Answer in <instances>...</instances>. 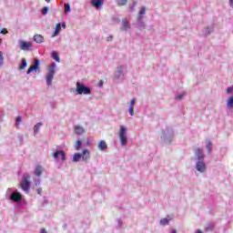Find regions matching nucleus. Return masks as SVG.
Segmentation results:
<instances>
[{
    "mask_svg": "<svg viewBox=\"0 0 233 233\" xmlns=\"http://www.w3.org/2000/svg\"><path fill=\"white\" fill-rule=\"evenodd\" d=\"M161 141L166 145H170L174 141V129L172 127H167L165 129H162L160 136Z\"/></svg>",
    "mask_w": 233,
    "mask_h": 233,
    "instance_id": "nucleus-1",
    "label": "nucleus"
},
{
    "mask_svg": "<svg viewBox=\"0 0 233 233\" xmlns=\"http://www.w3.org/2000/svg\"><path fill=\"white\" fill-rule=\"evenodd\" d=\"M5 198L13 201V203H21L23 201V195L16 189L13 190L10 187L5 192Z\"/></svg>",
    "mask_w": 233,
    "mask_h": 233,
    "instance_id": "nucleus-2",
    "label": "nucleus"
},
{
    "mask_svg": "<svg viewBox=\"0 0 233 233\" xmlns=\"http://www.w3.org/2000/svg\"><path fill=\"white\" fill-rule=\"evenodd\" d=\"M76 94H78V96H81L84 94V96H88L90 94H92V89L86 86H85V84L81 83V82H76Z\"/></svg>",
    "mask_w": 233,
    "mask_h": 233,
    "instance_id": "nucleus-3",
    "label": "nucleus"
},
{
    "mask_svg": "<svg viewBox=\"0 0 233 233\" xmlns=\"http://www.w3.org/2000/svg\"><path fill=\"white\" fill-rule=\"evenodd\" d=\"M125 70V66H119L116 67V70L114 73V81L116 83H119L121 79H125V73H123Z\"/></svg>",
    "mask_w": 233,
    "mask_h": 233,
    "instance_id": "nucleus-4",
    "label": "nucleus"
},
{
    "mask_svg": "<svg viewBox=\"0 0 233 233\" xmlns=\"http://www.w3.org/2000/svg\"><path fill=\"white\" fill-rule=\"evenodd\" d=\"M120 144L122 147H127V143L128 141V137H127V127L121 126L119 131Z\"/></svg>",
    "mask_w": 233,
    "mask_h": 233,
    "instance_id": "nucleus-5",
    "label": "nucleus"
},
{
    "mask_svg": "<svg viewBox=\"0 0 233 233\" xmlns=\"http://www.w3.org/2000/svg\"><path fill=\"white\" fill-rule=\"evenodd\" d=\"M30 176L25 175L22 178V182L20 184V187L24 192H28L30 190Z\"/></svg>",
    "mask_w": 233,
    "mask_h": 233,
    "instance_id": "nucleus-6",
    "label": "nucleus"
},
{
    "mask_svg": "<svg viewBox=\"0 0 233 233\" xmlns=\"http://www.w3.org/2000/svg\"><path fill=\"white\" fill-rule=\"evenodd\" d=\"M194 154H195V159L197 161H205V154L203 153V149L197 147L194 150Z\"/></svg>",
    "mask_w": 233,
    "mask_h": 233,
    "instance_id": "nucleus-7",
    "label": "nucleus"
},
{
    "mask_svg": "<svg viewBox=\"0 0 233 233\" xmlns=\"http://www.w3.org/2000/svg\"><path fill=\"white\" fill-rule=\"evenodd\" d=\"M196 169L198 172H200V174L207 172V164H205V160L197 161Z\"/></svg>",
    "mask_w": 233,
    "mask_h": 233,
    "instance_id": "nucleus-8",
    "label": "nucleus"
},
{
    "mask_svg": "<svg viewBox=\"0 0 233 233\" xmlns=\"http://www.w3.org/2000/svg\"><path fill=\"white\" fill-rule=\"evenodd\" d=\"M59 156L61 157V161H66V154L63 150H56L53 153L54 159H59Z\"/></svg>",
    "mask_w": 233,
    "mask_h": 233,
    "instance_id": "nucleus-9",
    "label": "nucleus"
},
{
    "mask_svg": "<svg viewBox=\"0 0 233 233\" xmlns=\"http://www.w3.org/2000/svg\"><path fill=\"white\" fill-rule=\"evenodd\" d=\"M54 76H56V70H52V69L48 70V73L46 75V85H47V86H50V85H52Z\"/></svg>",
    "mask_w": 233,
    "mask_h": 233,
    "instance_id": "nucleus-10",
    "label": "nucleus"
},
{
    "mask_svg": "<svg viewBox=\"0 0 233 233\" xmlns=\"http://www.w3.org/2000/svg\"><path fill=\"white\" fill-rule=\"evenodd\" d=\"M20 49L24 51H28L30 48H32V43L30 42H25V41H20Z\"/></svg>",
    "mask_w": 233,
    "mask_h": 233,
    "instance_id": "nucleus-11",
    "label": "nucleus"
},
{
    "mask_svg": "<svg viewBox=\"0 0 233 233\" xmlns=\"http://www.w3.org/2000/svg\"><path fill=\"white\" fill-rule=\"evenodd\" d=\"M137 28H138V30H145V28H147V24H145L143 18L137 17Z\"/></svg>",
    "mask_w": 233,
    "mask_h": 233,
    "instance_id": "nucleus-12",
    "label": "nucleus"
},
{
    "mask_svg": "<svg viewBox=\"0 0 233 233\" xmlns=\"http://www.w3.org/2000/svg\"><path fill=\"white\" fill-rule=\"evenodd\" d=\"M120 30L121 32H127V30H130V22H128L127 19H123Z\"/></svg>",
    "mask_w": 233,
    "mask_h": 233,
    "instance_id": "nucleus-13",
    "label": "nucleus"
},
{
    "mask_svg": "<svg viewBox=\"0 0 233 233\" xmlns=\"http://www.w3.org/2000/svg\"><path fill=\"white\" fill-rule=\"evenodd\" d=\"M108 148V146L106 145V142L105 140H100L98 142V150L101 152H105Z\"/></svg>",
    "mask_w": 233,
    "mask_h": 233,
    "instance_id": "nucleus-14",
    "label": "nucleus"
},
{
    "mask_svg": "<svg viewBox=\"0 0 233 233\" xmlns=\"http://www.w3.org/2000/svg\"><path fill=\"white\" fill-rule=\"evenodd\" d=\"M33 40L35 43H38L39 45H41V43H45V37L42 35H35L33 36Z\"/></svg>",
    "mask_w": 233,
    "mask_h": 233,
    "instance_id": "nucleus-15",
    "label": "nucleus"
},
{
    "mask_svg": "<svg viewBox=\"0 0 233 233\" xmlns=\"http://www.w3.org/2000/svg\"><path fill=\"white\" fill-rule=\"evenodd\" d=\"M103 3H105V0H92L91 5L95 6V8H101L103 6Z\"/></svg>",
    "mask_w": 233,
    "mask_h": 233,
    "instance_id": "nucleus-16",
    "label": "nucleus"
},
{
    "mask_svg": "<svg viewBox=\"0 0 233 233\" xmlns=\"http://www.w3.org/2000/svg\"><path fill=\"white\" fill-rule=\"evenodd\" d=\"M81 159L83 161H88V159H90V151H88V149H85L82 154H81Z\"/></svg>",
    "mask_w": 233,
    "mask_h": 233,
    "instance_id": "nucleus-17",
    "label": "nucleus"
},
{
    "mask_svg": "<svg viewBox=\"0 0 233 233\" xmlns=\"http://www.w3.org/2000/svg\"><path fill=\"white\" fill-rule=\"evenodd\" d=\"M35 176H37V177H41V176H43V167H41V166L35 167Z\"/></svg>",
    "mask_w": 233,
    "mask_h": 233,
    "instance_id": "nucleus-18",
    "label": "nucleus"
},
{
    "mask_svg": "<svg viewBox=\"0 0 233 233\" xmlns=\"http://www.w3.org/2000/svg\"><path fill=\"white\" fill-rule=\"evenodd\" d=\"M39 65H40L39 59L35 58L34 64L30 67L35 72V71L39 70Z\"/></svg>",
    "mask_w": 233,
    "mask_h": 233,
    "instance_id": "nucleus-19",
    "label": "nucleus"
},
{
    "mask_svg": "<svg viewBox=\"0 0 233 233\" xmlns=\"http://www.w3.org/2000/svg\"><path fill=\"white\" fill-rule=\"evenodd\" d=\"M51 57H53V59H55L56 63H61V58L59 57V54H57V52L53 51L51 54Z\"/></svg>",
    "mask_w": 233,
    "mask_h": 233,
    "instance_id": "nucleus-20",
    "label": "nucleus"
},
{
    "mask_svg": "<svg viewBox=\"0 0 233 233\" xmlns=\"http://www.w3.org/2000/svg\"><path fill=\"white\" fill-rule=\"evenodd\" d=\"M28 64L26 63L25 58H22L21 63L19 65V70H25V66H27Z\"/></svg>",
    "mask_w": 233,
    "mask_h": 233,
    "instance_id": "nucleus-21",
    "label": "nucleus"
},
{
    "mask_svg": "<svg viewBox=\"0 0 233 233\" xmlns=\"http://www.w3.org/2000/svg\"><path fill=\"white\" fill-rule=\"evenodd\" d=\"M59 32H61V24L60 23L56 24V27L55 29V32H54L52 37H56V35H57L59 34Z\"/></svg>",
    "mask_w": 233,
    "mask_h": 233,
    "instance_id": "nucleus-22",
    "label": "nucleus"
},
{
    "mask_svg": "<svg viewBox=\"0 0 233 233\" xmlns=\"http://www.w3.org/2000/svg\"><path fill=\"white\" fill-rule=\"evenodd\" d=\"M206 148L208 150V154H212V141L208 140Z\"/></svg>",
    "mask_w": 233,
    "mask_h": 233,
    "instance_id": "nucleus-23",
    "label": "nucleus"
},
{
    "mask_svg": "<svg viewBox=\"0 0 233 233\" xmlns=\"http://www.w3.org/2000/svg\"><path fill=\"white\" fill-rule=\"evenodd\" d=\"M145 14H147V7L142 6V7L140 8V11H139V13H138L137 17L143 18V16L145 15Z\"/></svg>",
    "mask_w": 233,
    "mask_h": 233,
    "instance_id": "nucleus-24",
    "label": "nucleus"
},
{
    "mask_svg": "<svg viewBox=\"0 0 233 233\" xmlns=\"http://www.w3.org/2000/svg\"><path fill=\"white\" fill-rule=\"evenodd\" d=\"M212 32H214V27H206L203 30L204 35H208L209 34H212Z\"/></svg>",
    "mask_w": 233,
    "mask_h": 233,
    "instance_id": "nucleus-25",
    "label": "nucleus"
},
{
    "mask_svg": "<svg viewBox=\"0 0 233 233\" xmlns=\"http://www.w3.org/2000/svg\"><path fill=\"white\" fill-rule=\"evenodd\" d=\"M75 132H76V134H78V135L84 134L85 128H83L79 126H76V127H75Z\"/></svg>",
    "mask_w": 233,
    "mask_h": 233,
    "instance_id": "nucleus-26",
    "label": "nucleus"
},
{
    "mask_svg": "<svg viewBox=\"0 0 233 233\" xmlns=\"http://www.w3.org/2000/svg\"><path fill=\"white\" fill-rule=\"evenodd\" d=\"M42 125H43V122H38L36 125H35L34 134H38L39 133V128H41Z\"/></svg>",
    "mask_w": 233,
    "mask_h": 233,
    "instance_id": "nucleus-27",
    "label": "nucleus"
},
{
    "mask_svg": "<svg viewBox=\"0 0 233 233\" xmlns=\"http://www.w3.org/2000/svg\"><path fill=\"white\" fill-rule=\"evenodd\" d=\"M82 157V155L79 153H75L73 157V163H77Z\"/></svg>",
    "mask_w": 233,
    "mask_h": 233,
    "instance_id": "nucleus-28",
    "label": "nucleus"
},
{
    "mask_svg": "<svg viewBox=\"0 0 233 233\" xmlns=\"http://www.w3.org/2000/svg\"><path fill=\"white\" fill-rule=\"evenodd\" d=\"M169 219L168 218H161L160 219V225H162L163 227H165L166 225H168L169 223Z\"/></svg>",
    "mask_w": 233,
    "mask_h": 233,
    "instance_id": "nucleus-29",
    "label": "nucleus"
},
{
    "mask_svg": "<svg viewBox=\"0 0 233 233\" xmlns=\"http://www.w3.org/2000/svg\"><path fill=\"white\" fill-rule=\"evenodd\" d=\"M128 3V0H117L118 6H125Z\"/></svg>",
    "mask_w": 233,
    "mask_h": 233,
    "instance_id": "nucleus-30",
    "label": "nucleus"
},
{
    "mask_svg": "<svg viewBox=\"0 0 233 233\" xmlns=\"http://www.w3.org/2000/svg\"><path fill=\"white\" fill-rule=\"evenodd\" d=\"M64 8H65V14H68V12L72 10V8L70 7V4H65Z\"/></svg>",
    "mask_w": 233,
    "mask_h": 233,
    "instance_id": "nucleus-31",
    "label": "nucleus"
},
{
    "mask_svg": "<svg viewBox=\"0 0 233 233\" xmlns=\"http://www.w3.org/2000/svg\"><path fill=\"white\" fill-rule=\"evenodd\" d=\"M186 96H187V93H185V92L180 93L177 96L176 99H177V101H181V99H183V97Z\"/></svg>",
    "mask_w": 233,
    "mask_h": 233,
    "instance_id": "nucleus-32",
    "label": "nucleus"
},
{
    "mask_svg": "<svg viewBox=\"0 0 233 233\" xmlns=\"http://www.w3.org/2000/svg\"><path fill=\"white\" fill-rule=\"evenodd\" d=\"M5 63V57L3 56V52L0 51V66H3Z\"/></svg>",
    "mask_w": 233,
    "mask_h": 233,
    "instance_id": "nucleus-33",
    "label": "nucleus"
},
{
    "mask_svg": "<svg viewBox=\"0 0 233 233\" xmlns=\"http://www.w3.org/2000/svg\"><path fill=\"white\" fill-rule=\"evenodd\" d=\"M48 7L47 6H45L43 9H42V15H46V14H48Z\"/></svg>",
    "mask_w": 233,
    "mask_h": 233,
    "instance_id": "nucleus-34",
    "label": "nucleus"
},
{
    "mask_svg": "<svg viewBox=\"0 0 233 233\" xmlns=\"http://www.w3.org/2000/svg\"><path fill=\"white\" fill-rule=\"evenodd\" d=\"M76 150H79L81 148V140H77L75 146Z\"/></svg>",
    "mask_w": 233,
    "mask_h": 233,
    "instance_id": "nucleus-35",
    "label": "nucleus"
},
{
    "mask_svg": "<svg viewBox=\"0 0 233 233\" xmlns=\"http://www.w3.org/2000/svg\"><path fill=\"white\" fill-rule=\"evenodd\" d=\"M137 6V2H133L132 5L130 6L131 12H134L135 8Z\"/></svg>",
    "mask_w": 233,
    "mask_h": 233,
    "instance_id": "nucleus-36",
    "label": "nucleus"
},
{
    "mask_svg": "<svg viewBox=\"0 0 233 233\" xmlns=\"http://www.w3.org/2000/svg\"><path fill=\"white\" fill-rule=\"evenodd\" d=\"M0 34H3L4 35H6V34H8V30H6V28H3V29L0 31Z\"/></svg>",
    "mask_w": 233,
    "mask_h": 233,
    "instance_id": "nucleus-37",
    "label": "nucleus"
},
{
    "mask_svg": "<svg viewBox=\"0 0 233 233\" xmlns=\"http://www.w3.org/2000/svg\"><path fill=\"white\" fill-rule=\"evenodd\" d=\"M129 114L132 116H134V106H129Z\"/></svg>",
    "mask_w": 233,
    "mask_h": 233,
    "instance_id": "nucleus-38",
    "label": "nucleus"
},
{
    "mask_svg": "<svg viewBox=\"0 0 233 233\" xmlns=\"http://www.w3.org/2000/svg\"><path fill=\"white\" fill-rule=\"evenodd\" d=\"M206 230H214V225L209 224L208 228H206Z\"/></svg>",
    "mask_w": 233,
    "mask_h": 233,
    "instance_id": "nucleus-39",
    "label": "nucleus"
},
{
    "mask_svg": "<svg viewBox=\"0 0 233 233\" xmlns=\"http://www.w3.org/2000/svg\"><path fill=\"white\" fill-rule=\"evenodd\" d=\"M54 68H56V63H52V64L50 65L49 70H56V69H54Z\"/></svg>",
    "mask_w": 233,
    "mask_h": 233,
    "instance_id": "nucleus-40",
    "label": "nucleus"
},
{
    "mask_svg": "<svg viewBox=\"0 0 233 233\" xmlns=\"http://www.w3.org/2000/svg\"><path fill=\"white\" fill-rule=\"evenodd\" d=\"M32 72H35L34 69H33L32 67H29V68L27 69V71H26V74H27V75H30V74H32Z\"/></svg>",
    "mask_w": 233,
    "mask_h": 233,
    "instance_id": "nucleus-41",
    "label": "nucleus"
},
{
    "mask_svg": "<svg viewBox=\"0 0 233 233\" xmlns=\"http://www.w3.org/2000/svg\"><path fill=\"white\" fill-rule=\"evenodd\" d=\"M134 105H136V98H133V99L130 101V106H134Z\"/></svg>",
    "mask_w": 233,
    "mask_h": 233,
    "instance_id": "nucleus-42",
    "label": "nucleus"
},
{
    "mask_svg": "<svg viewBox=\"0 0 233 233\" xmlns=\"http://www.w3.org/2000/svg\"><path fill=\"white\" fill-rule=\"evenodd\" d=\"M35 186L37 187L38 185H41V179H36L35 182Z\"/></svg>",
    "mask_w": 233,
    "mask_h": 233,
    "instance_id": "nucleus-43",
    "label": "nucleus"
},
{
    "mask_svg": "<svg viewBox=\"0 0 233 233\" xmlns=\"http://www.w3.org/2000/svg\"><path fill=\"white\" fill-rule=\"evenodd\" d=\"M112 39H114V36L109 35V36H107L106 41H107V42H110V41H112Z\"/></svg>",
    "mask_w": 233,
    "mask_h": 233,
    "instance_id": "nucleus-44",
    "label": "nucleus"
},
{
    "mask_svg": "<svg viewBox=\"0 0 233 233\" xmlns=\"http://www.w3.org/2000/svg\"><path fill=\"white\" fill-rule=\"evenodd\" d=\"M21 121V116L16 117V125H19V122Z\"/></svg>",
    "mask_w": 233,
    "mask_h": 233,
    "instance_id": "nucleus-45",
    "label": "nucleus"
},
{
    "mask_svg": "<svg viewBox=\"0 0 233 233\" xmlns=\"http://www.w3.org/2000/svg\"><path fill=\"white\" fill-rule=\"evenodd\" d=\"M36 192H37V194H41V192H43V188H41V187L37 188Z\"/></svg>",
    "mask_w": 233,
    "mask_h": 233,
    "instance_id": "nucleus-46",
    "label": "nucleus"
},
{
    "mask_svg": "<svg viewBox=\"0 0 233 233\" xmlns=\"http://www.w3.org/2000/svg\"><path fill=\"white\" fill-rule=\"evenodd\" d=\"M40 233H48V231H46L45 228H42Z\"/></svg>",
    "mask_w": 233,
    "mask_h": 233,
    "instance_id": "nucleus-47",
    "label": "nucleus"
},
{
    "mask_svg": "<svg viewBox=\"0 0 233 233\" xmlns=\"http://www.w3.org/2000/svg\"><path fill=\"white\" fill-rule=\"evenodd\" d=\"M62 28H66V24L65 22L62 23Z\"/></svg>",
    "mask_w": 233,
    "mask_h": 233,
    "instance_id": "nucleus-48",
    "label": "nucleus"
},
{
    "mask_svg": "<svg viewBox=\"0 0 233 233\" xmlns=\"http://www.w3.org/2000/svg\"><path fill=\"white\" fill-rule=\"evenodd\" d=\"M98 86H103V80H100V81H99Z\"/></svg>",
    "mask_w": 233,
    "mask_h": 233,
    "instance_id": "nucleus-49",
    "label": "nucleus"
},
{
    "mask_svg": "<svg viewBox=\"0 0 233 233\" xmlns=\"http://www.w3.org/2000/svg\"><path fill=\"white\" fill-rule=\"evenodd\" d=\"M230 6L233 8V0H229Z\"/></svg>",
    "mask_w": 233,
    "mask_h": 233,
    "instance_id": "nucleus-50",
    "label": "nucleus"
},
{
    "mask_svg": "<svg viewBox=\"0 0 233 233\" xmlns=\"http://www.w3.org/2000/svg\"><path fill=\"white\" fill-rule=\"evenodd\" d=\"M46 3H50V0H46Z\"/></svg>",
    "mask_w": 233,
    "mask_h": 233,
    "instance_id": "nucleus-51",
    "label": "nucleus"
},
{
    "mask_svg": "<svg viewBox=\"0 0 233 233\" xmlns=\"http://www.w3.org/2000/svg\"><path fill=\"white\" fill-rule=\"evenodd\" d=\"M2 42H3V39L0 38V43H2Z\"/></svg>",
    "mask_w": 233,
    "mask_h": 233,
    "instance_id": "nucleus-52",
    "label": "nucleus"
}]
</instances>
